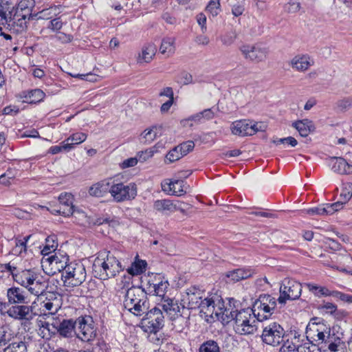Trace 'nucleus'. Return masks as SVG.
Masks as SVG:
<instances>
[{
	"mask_svg": "<svg viewBox=\"0 0 352 352\" xmlns=\"http://www.w3.org/2000/svg\"><path fill=\"white\" fill-rule=\"evenodd\" d=\"M272 142L276 145L280 144H287L292 147H294L298 144L297 140L292 136H289L287 138H284L273 140Z\"/></svg>",
	"mask_w": 352,
	"mask_h": 352,
	"instance_id": "54",
	"label": "nucleus"
},
{
	"mask_svg": "<svg viewBox=\"0 0 352 352\" xmlns=\"http://www.w3.org/2000/svg\"><path fill=\"white\" fill-rule=\"evenodd\" d=\"M181 301L183 308L188 309L200 308L201 313L211 318H213L214 315L217 317L219 310H221V306H223L219 296L210 295L205 297L204 290L197 286L188 288Z\"/></svg>",
	"mask_w": 352,
	"mask_h": 352,
	"instance_id": "1",
	"label": "nucleus"
},
{
	"mask_svg": "<svg viewBox=\"0 0 352 352\" xmlns=\"http://www.w3.org/2000/svg\"><path fill=\"white\" fill-rule=\"evenodd\" d=\"M36 274L31 270H23L18 273H12V276L16 283L26 288Z\"/></svg>",
	"mask_w": 352,
	"mask_h": 352,
	"instance_id": "27",
	"label": "nucleus"
},
{
	"mask_svg": "<svg viewBox=\"0 0 352 352\" xmlns=\"http://www.w3.org/2000/svg\"><path fill=\"white\" fill-rule=\"evenodd\" d=\"M93 268L102 280L114 277L123 270L120 262L110 252H100L94 262Z\"/></svg>",
	"mask_w": 352,
	"mask_h": 352,
	"instance_id": "4",
	"label": "nucleus"
},
{
	"mask_svg": "<svg viewBox=\"0 0 352 352\" xmlns=\"http://www.w3.org/2000/svg\"><path fill=\"white\" fill-rule=\"evenodd\" d=\"M317 318H312L311 322L308 324L306 328V337L310 342L322 343L325 342V334L324 331V325L320 322H313Z\"/></svg>",
	"mask_w": 352,
	"mask_h": 352,
	"instance_id": "13",
	"label": "nucleus"
},
{
	"mask_svg": "<svg viewBox=\"0 0 352 352\" xmlns=\"http://www.w3.org/2000/svg\"><path fill=\"white\" fill-rule=\"evenodd\" d=\"M297 346L288 339L284 342L279 352H296Z\"/></svg>",
	"mask_w": 352,
	"mask_h": 352,
	"instance_id": "57",
	"label": "nucleus"
},
{
	"mask_svg": "<svg viewBox=\"0 0 352 352\" xmlns=\"http://www.w3.org/2000/svg\"><path fill=\"white\" fill-rule=\"evenodd\" d=\"M251 311L245 309L240 311L230 310L228 308L223 309L221 307V310H219L217 318H221L226 323L234 320V329L236 333L240 335L253 334L256 331V320L252 317Z\"/></svg>",
	"mask_w": 352,
	"mask_h": 352,
	"instance_id": "2",
	"label": "nucleus"
},
{
	"mask_svg": "<svg viewBox=\"0 0 352 352\" xmlns=\"http://www.w3.org/2000/svg\"><path fill=\"white\" fill-rule=\"evenodd\" d=\"M86 270L83 264L71 262L62 272V280L66 287H74L80 285L86 279Z\"/></svg>",
	"mask_w": 352,
	"mask_h": 352,
	"instance_id": "6",
	"label": "nucleus"
},
{
	"mask_svg": "<svg viewBox=\"0 0 352 352\" xmlns=\"http://www.w3.org/2000/svg\"><path fill=\"white\" fill-rule=\"evenodd\" d=\"M45 245L41 251V253L44 255H48L52 252L55 251L57 244L54 240L53 237L48 236L45 239Z\"/></svg>",
	"mask_w": 352,
	"mask_h": 352,
	"instance_id": "43",
	"label": "nucleus"
},
{
	"mask_svg": "<svg viewBox=\"0 0 352 352\" xmlns=\"http://www.w3.org/2000/svg\"><path fill=\"white\" fill-rule=\"evenodd\" d=\"M56 38L63 43H69L72 41L73 36L63 32H58L55 36Z\"/></svg>",
	"mask_w": 352,
	"mask_h": 352,
	"instance_id": "61",
	"label": "nucleus"
},
{
	"mask_svg": "<svg viewBox=\"0 0 352 352\" xmlns=\"http://www.w3.org/2000/svg\"><path fill=\"white\" fill-rule=\"evenodd\" d=\"M344 343L338 337L336 338L333 341L329 343L327 349L329 352H344Z\"/></svg>",
	"mask_w": 352,
	"mask_h": 352,
	"instance_id": "42",
	"label": "nucleus"
},
{
	"mask_svg": "<svg viewBox=\"0 0 352 352\" xmlns=\"http://www.w3.org/2000/svg\"><path fill=\"white\" fill-rule=\"evenodd\" d=\"M63 27V22L60 18H56L50 21L48 28L54 32H58Z\"/></svg>",
	"mask_w": 352,
	"mask_h": 352,
	"instance_id": "59",
	"label": "nucleus"
},
{
	"mask_svg": "<svg viewBox=\"0 0 352 352\" xmlns=\"http://www.w3.org/2000/svg\"><path fill=\"white\" fill-rule=\"evenodd\" d=\"M177 146L179 147V151L184 156L187 155L190 151H192L195 147V144L192 141H187Z\"/></svg>",
	"mask_w": 352,
	"mask_h": 352,
	"instance_id": "56",
	"label": "nucleus"
},
{
	"mask_svg": "<svg viewBox=\"0 0 352 352\" xmlns=\"http://www.w3.org/2000/svg\"><path fill=\"white\" fill-rule=\"evenodd\" d=\"M7 297L9 304L28 303L26 292L19 287H11L7 291Z\"/></svg>",
	"mask_w": 352,
	"mask_h": 352,
	"instance_id": "19",
	"label": "nucleus"
},
{
	"mask_svg": "<svg viewBox=\"0 0 352 352\" xmlns=\"http://www.w3.org/2000/svg\"><path fill=\"white\" fill-rule=\"evenodd\" d=\"M11 333L8 331V327H0V347L5 346L11 340Z\"/></svg>",
	"mask_w": 352,
	"mask_h": 352,
	"instance_id": "48",
	"label": "nucleus"
},
{
	"mask_svg": "<svg viewBox=\"0 0 352 352\" xmlns=\"http://www.w3.org/2000/svg\"><path fill=\"white\" fill-rule=\"evenodd\" d=\"M10 351L12 352H27V346L24 342L20 341L18 342H12L7 347Z\"/></svg>",
	"mask_w": 352,
	"mask_h": 352,
	"instance_id": "53",
	"label": "nucleus"
},
{
	"mask_svg": "<svg viewBox=\"0 0 352 352\" xmlns=\"http://www.w3.org/2000/svg\"><path fill=\"white\" fill-rule=\"evenodd\" d=\"M155 280H149L148 284L149 287L148 289L149 292L153 293L162 299H164L165 294L169 286V283L167 280H161L160 276H155Z\"/></svg>",
	"mask_w": 352,
	"mask_h": 352,
	"instance_id": "16",
	"label": "nucleus"
},
{
	"mask_svg": "<svg viewBox=\"0 0 352 352\" xmlns=\"http://www.w3.org/2000/svg\"><path fill=\"white\" fill-rule=\"evenodd\" d=\"M31 237V235H28L23 238V239H16L15 247L13 248V251L15 254H21L23 252H26V243Z\"/></svg>",
	"mask_w": 352,
	"mask_h": 352,
	"instance_id": "41",
	"label": "nucleus"
},
{
	"mask_svg": "<svg viewBox=\"0 0 352 352\" xmlns=\"http://www.w3.org/2000/svg\"><path fill=\"white\" fill-rule=\"evenodd\" d=\"M87 135L84 133H76L70 135L63 142L64 151H69L74 145L79 144L85 141Z\"/></svg>",
	"mask_w": 352,
	"mask_h": 352,
	"instance_id": "26",
	"label": "nucleus"
},
{
	"mask_svg": "<svg viewBox=\"0 0 352 352\" xmlns=\"http://www.w3.org/2000/svg\"><path fill=\"white\" fill-rule=\"evenodd\" d=\"M314 64L307 55H296L289 62L291 67L298 72H305Z\"/></svg>",
	"mask_w": 352,
	"mask_h": 352,
	"instance_id": "20",
	"label": "nucleus"
},
{
	"mask_svg": "<svg viewBox=\"0 0 352 352\" xmlns=\"http://www.w3.org/2000/svg\"><path fill=\"white\" fill-rule=\"evenodd\" d=\"M38 334L44 339H50L57 333V328L50 325L49 322L40 321Z\"/></svg>",
	"mask_w": 352,
	"mask_h": 352,
	"instance_id": "34",
	"label": "nucleus"
},
{
	"mask_svg": "<svg viewBox=\"0 0 352 352\" xmlns=\"http://www.w3.org/2000/svg\"><path fill=\"white\" fill-rule=\"evenodd\" d=\"M7 314L9 316L18 320H30L36 315L34 312V307L32 305H16L10 308Z\"/></svg>",
	"mask_w": 352,
	"mask_h": 352,
	"instance_id": "15",
	"label": "nucleus"
},
{
	"mask_svg": "<svg viewBox=\"0 0 352 352\" xmlns=\"http://www.w3.org/2000/svg\"><path fill=\"white\" fill-rule=\"evenodd\" d=\"M324 243L333 250H338L341 247V245L338 241L331 238H326Z\"/></svg>",
	"mask_w": 352,
	"mask_h": 352,
	"instance_id": "64",
	"label": "nucleus"
},
{
	"mask_svg": "<svg viewBox=\"0 0 352 352\" xmlns=\"http://www.w3.org/2000/svg\"><path fill=\"white\" fill-rule=\"evenodd\" d=\"M254 273V270L250 267L238 268L228 271L226 276L228 279V282L236 283L252 276Z\"/></svg>",
	"mask_w": 352,
	"mask_h": 352,
	"instance_id": "17",
	"label": "nucleus"
},
{
	"mask_svg": "<svg viewBox=\"0 0 352 352\" xmlns=\"http://www.w3.org/2000/svg\"><path fill=\"white\" fill-rule=\"evenodd\" d=\"M143 135V138L145 139L146 142L151 143L153 141L157 136V133L153 131V129L149 130H145Z\"/></svg>",
	"mask_w": 352,
	"mask_h": 352,
	"instance_id": "60",
	"label": "nucleus"
},
{
	"mask_svg": "<svg viewBox=\"0 0 352 352\" xmlns=\"http://www.w3.org/2000/svg\"><path fill=\"white\" fill-rule=\"evenodd\" d=\"M124 307L135 316H142L149 309L147 294L141 287L131 286L126 289Z\"/></svg>",
	"mask_w": 352,
	"mask_h": 352,
	"instance_id": "3",
	"label": "nucleus"
},
{
	"mask_svg": "<svg viewBox=\"0 0 352 352\" xmlns=\"http://www.w3.org/2000/svg\"><path fill=\"white\" fill-rule=\"evenodd\" d=\"M302 292V285L300 283L289 279H285L280 287V296L277 299L280 304H285L286 300L298 299Z\"/></svg>",
	"mask_w": 352,
	"mask_h": 352,
	"instance_id": "10",
	"label": "nucleus"
},
{
	"mask_svg": "<svg viewBox=\"0 0 352 352\" xmlns=\"http://www.w3.org/2000/svg\"><path fill=\"white\" fill-rule=\"evenodd\" d=\"M61 307V303H58L56 300L55 302H49L43 300L41 302V314L44 315H54L55 314Z\"/></svg>",
	"mask_w": 352,
	"mask_h": 352,
	"instance_id": "33",
	"label": "nucleus"
},
{
	"mask_svg": "<svg viewBox=\"0 0 352 352\" xmlns=\"http://www.w3.org/2000/svg\"><path fill=\"white\" fill-rule=\"evenodd\" d=\"M342 207L343 206L341 201H337L332 204H327L325 206H323L324 215L333 214L335 212H337L342 209Z\"/></svg>",
	"mask_w": 352,
	"mask_h": 352,
	"instance_id": "45",
	"label": "nucleus"
},
{
	"mask_svg": "<svg viewBox=\"0 0 352 352\" xmlns=\"http://www.w3.org/2000/svg\"><path fill=\"white\" fill-rule=\"evenodd\" d=\"M261 338L265 344L277 346L285 342V331L279 323L272 322L263 327Z\"/></svg>",
	"mask_w": 352,
	"mask_h": 352,
	"instance_id": "8",
	"label": "nucleus"
},
{
	"mask_svg": "<svg viewBox=\"0 0 352 352\" xmlns=\"http://www.w3.org/2000/svg\"><path fill=\"white\" fill-rule=\"evenodd\" d=\"M266 126L262 122H256L253 123L252 121H250V130H252L253 132H251V135L255 134L258 131H264L265 130Z\"/></svg>",
	"mask_w": 352,
	"mask_h": 352,
	"instance_id": "58",
	"label": "nucleus"
},
{
	"mask_svg": "<svg viewBox=\"0 0 352 352\" xmlns=\"http://www.w3.org/2000/svg\"><path fill=\"white\" fill-rule=\"evenodd\" d=\"M199 352H221V349L216 341L208 340L200 345Z\"/></svg>",
	"mask_w": 352,
	"mask_h": 352,
	"instance_id": "38",
	"label": "nucleus"
},
{
	"mask_svg": "<svg viewBox=\"0 0 352 352\" xmlns=\"http://www.w3.org/2000/svg\"><path fill=\"white\" fill-rule=\"evenodd\" d=\"M250 121L248 120H236L232 124L231 131L234 135L239 136L251 135L250 130Z\"/></svg>",
	"mask_w": 352,
	"mask_h": 352,
	"instance_id": "23",
	"label": "nucleus"
},
{
	"mask_svg": "<svg viewBox=\"0 0 352 352\" xmlns=\"http://www.w3.org/2000/svg\"><path fill=\"white\" fill-rule=\"evenodd\" d=\"M110 194L117 202L133 199L137 195V186L134 183L124 184L110 182Z\"/></svg>",
	"mask_w": 352,
	"mask_h": 352,
	"instance_id": "9",
	"label": "nucleus"
},
{
	"mask_svg": "<svg viewBox=\"0 0 352 352\" xmlns=\"http://www.w3.org/2000/svg\"><path fill=\"white\" fill-rule=\"evenodd\" d=\"M292 126L294 127L302 137H307L309 134L314 130V126L312 122L307 120H298L292 123Z\"/></svg>",
	"mask_w": 352,
	"mask_h": 352,
	"instance_id": "25",
	"label": "nucleus"
},
{
	"mask_svg": "<svg viewBox=\"0 0 352 352\" xmlns=\"http://www.w3.org/2000/svg\"><path fill=\"white\" fill-rule=\"evenodd\" d=\"M277 301L270 294L260 295L252 305V312L259 321L267 320L273 314Z\"/></svg>",
	"mask_w": 352,
	"mask_h": 352,
	"instance_id": "5",
	"label": "nucleus"
},
{
	"mask_svg": "<svg viewBox=\"0 0 352 352\" xmlns=\"http://www.w3.org/2000/svg\"><path fill=\"white\" fill-rule=\"evenodd\" d=\"M76 335L82 342H89L96 336V329L91 318L80 317L76 319Z\"/></svg>",
	"mask_w": 352,
	"mask_h": 352,
	"instance_id": "11",
	"label": "nucleus"
},
{
	"mask_svg": "<svg viewBox=\"0 0 352 352\" xmlns=\"http://www.w3.org/2000/svg\"><path fill=\"white\" fill-rule=\"evenodd\" d=\"M146 263L145 261L138 260L131 264L127 269L129 274L135 276L143 273L146 270Z\"/></svg>",
	"mask_w": 352,
	"mask_h": 352,
	"instance_id": "37",
	"label": "nucleus"
},
{
	"mask_svg": "<svg viewBox=\"0 0 352 352\" xmlns=\"http://www.w3.org/2000/svg\"><path fill=\"white\" fill-rule=\"evenodd\" d=\"M43 297H45L44 300L46 301L55 302V300H56L58 303H61L62 298L60 294L58 292L45 291L43 296H40L41 300H42Z\"/></svg>",
	"mask_w": 352,
	"mask_h": 352,
	"instance_id": "49",
	"label": "nucleus"
},
{
	"mask_svg": "<svg viewBox=\"0 0 352 352\" xmlns=\"http://www.w3.org/2000/svg\"><path fill=\"white\" fill-rule=\"evenodd\" d=\"M244 58L254 63L264 61L268 54L267 48L260 45H243L239 48Z\"/></svg>",
	"mask_w": 352,
	"mask_h": 352,
	"instance_id": "12",
	"label": "nucleus"
},
{
	"mask_svg": "<svg viewBox=\"0 0 352 352\" xmlns=\"http://www.w3.org/2000/svg\"><path fill=\"white\" fill-rule=\"evenodd\" d=\"M47 287V283L43 277L36 274L32 281L28 285L26 289L33 295L41 296Z\"/></svg>",
	"mask_w": 352,
	"mask_h": 352,
	"instance_id": "18",
	"label": "nucleus"
},
{
	"mask_svg": "<svg viewBox=\"0 0 352 352\" xmlns=\"http://www.w3.org/2000/svg\"><path fill=\"white\" fill-rule=\"evenodd\" d=\"M157 52L156 46L153 43H148L143 47L142 54L140 55L139 63H149L152 60Z\"/></svg>",
	"mask_w": 352,
	"mask_h": 352,
	"instance_id": "30",
	"label": "nucleus"
},
{
	"mask_svg": "<svg viewBox=\"0 0 352 352\" xmlns=\"http://www.w3.org/2000/svg\"><path fill=\"white\" fill-rule=\"evenodd\" d=\"M153 208L155 210L165 214L173 212V201L170 199H160L154 202Z\"/></svg>",
	"mask_w": 352,
	"mask_h": 352,
	"instance_id": "32",
	"label": "nucleus"
},
{
	"mask_svg": "<svg viewBox=\"0 0 352 352\" xmlns=\"http://www.w3.org/2000/svg\"><path fill=\"white\" fill-rule=\"evenodd\" d=\"M95 224L98 226L107 225L109 227L116 228L119 226V221L116 219L100 218L96 220Z\"/></svg>",
	"mask_w": 352,
	"mask_h": 352,
	"instance_id": "52",
	"label": "nucleus"
},
{
	"mask_svg": "<svg viewBox=\"0 0 352 352\" xmlns=\"http://www.w3.org/2000/svg\"><path fill=\"white\" fill-rule=\"evenodd\" d=\"M220 3L219 0H211L206 7V10L213 16H217L219 13Z\"/></svg>",
	"mask_w": 352,
	"mask_h": 352,
	"instance_id": "55",
	"label": "nucleus"
},
{
	"mask_svg": "<svg viewBox=\"0 0 352 352\" xmlns=\"http://www.w3.org/2000/svg\"><path fill=\"white\" fill-rule=\"evenodd\" d=\"M183 180H175L168 182V189L171 191V194L176 196H181L186 193V191L183 189L184 187Z\"/></svg>",
	"mask_w": 352,
	"mask_h": 352,
	"instance_id": "36",
	"label": "nucleus"
},
{
	"mask_svg": "<svg viewBox=\"0 0 352 352\" xmlns=\"http://www.w3.org/2000/svg\"><path fill=\"white\" fill-rule=\"evenodd\" d=\"M285 11L287 13L294 14L298 12L300 9V3L296 0H290L284 6Z\"/></svg>",
	"mask_w": 352,
	"mask_h": 352,
	"instance_id": "51",
	"label": "nucleus"
},
{
	"mask_svg": "<svg viewBox=\"0 0 352 352\" xmlns=\"http://www.w3.org/2000/svg\"><path fill=\"white\" fill-rule=\"evenodd\" d=\"M30 4H32V1L30 0L21 1L19 3L16 11V14L21 16V18L19 19V21L25 20L26 19L28 20L34 19V16L31 13V8H29Z\"/></svg>",
	"mask_w": 352,
	"mask_h": 352,
	"instance_id": "29",
	"label": "nucleus"
},
{
	"mask_svg": "<svg viewBox=\"0 0 352 352\" xmlns=\"http://www.w3.org/2000/svg\"><path fill=\"white\" fill-rule=\"evenodd\" d=\"M107 192H110L109 181H101L92 185L89 189V194L96 197H103Z\"/></svg>",
	"mask_w": 352,
	"mask_h": 352,
	"instance_id": "24",
	"label": "nucleus"
},
{
	"mask_svg": "<svg viewBox=\"0 0 352 352\" xmlns=\"http://www.w3.org/2000/svg\"><path fill=\"white\" fill-rule=\"evenodd\" d=\"M197 21L198 24L201 28L202 32H205L206 31V16L203 13H199L197 15Z\"/></svg>",
	"mask_w": 352,
	"mask_h": 352,
	"instance_id": "63",
	"label": "nucleus"
},
{
	"mask_svg": "<svg viewBox=\"0 0 352 352\" xmlns=\"http://www.w3.org/2000/svg\"><path fill=\"white\" fill-rule=\"evenodd\" d=\"M173 325L177 331L182 332L188 325V318L182 316H177L173 321Z\"/></svg>",
	"mask_w": 352,
	"mask_h": 352,
	"instance_id": "46",
	"label": "nucleus"
},
{
	"mask_svg": "<svg viewBox=\"0 0 352 352\" xmlns=\"http://www.w3.org/2000/svg\"><path fill=\"white\" fill-rule=\"evenodd\" d=\"M76 320L74 321L72 319L63 320L60 322L57 333H59L64 337H69L71 336L73 331L76 333Z\"/></svg>",
	"mask_w": 352,
	"mask_h": 352,
	"instance_id": "28",
	"label": "nucleus"
},
{
	"mask_svg": "<svg viewBox=\"0 0 352 352\" xmlns=\"http://www.w3.org/2000/svg\"><path fill=\"white\" fill-rule=\"evenodd\" d=\"M173 212L175 211H180L181 212L185 214L186 211L189 208V205L185 203H182L179 201H177L176 203L173 202Z\"/></svg>",
	"mask_w": 352,
	"mask_h": 352,
	"instance_id": "62",
	"label": "nucleus"
},
{
	"mask_svg": "<svg viewBox=\"0 0 352 352\" xmlns=\"http://www.w3.org/2000/svg\"><path fill=\"white\" fill-rule=\"evenodd\" d=\"M45 96V93L41 89H35L28 91L25 96V101L28 103L36 104L43 100Z\"/></svg>",
	"mask_w": 352,
	"mask_h": 352,
	"instance_id": "35",
	"label": "nucleus"
},
{
	"mask_svg": "<svg viewBox=\"0 0 352 352\" xmlns=\"http://www.w3.org/2000/svg\"><path fill=\"white\" fill-rule=\"evenodd\" d=\"M58 201V206L52 211V213L65 217H69L74 213L73 196L71 193H61L59 195Z\"/></svg>",
	"mask_w": 352,
	"mask_h": 352,
	"instance_id": "14",
	"label": "nucleus"
},
{
	"mask_svg": "<svg viewBox=\"0 0 352 352\" xmlns=\"http://www.w3.org/2000/svg\"><path fill=\"white\" fill-rule=\"evenodd\" d=\"M175 38L174 37L164 38L160 47V53L166 55L167 57L170 56L175 52Z\"/></svg>",
	"mask_w": 352,
	"mask_h": 352,
	"instance_id": "31",
	"label": "nucleus"
},
{
	"mask_svg": "<svg viewBox=\"0 0 352 352\" xmlns=\"http://www.w3.org/2000/svg\"><path fill=\"white\" fill-rule=\"evenodd\" d=\"M182 157L183 155L179 151V147L177 146L168 153L166 156V162L168 161L169 163H172L179 160Z\"/></svg>",
	"mask_w": 352,
	"mask_h": 352,
	"instance_id": "44",
	"label": "nucleus"
},
{
	"mask_svg": "<svg viewBox=\"0 0 352 352\" xmlns=\"http://www.w3.org/2000/svg\"><path fill=\"white\" fill-rule=\"evenodd\" d=\"M337 107L342 111H345L352 107V97H346L337 101Z\"/></svg>",
	"mask_w": 352,
	"mask_h": 352,
	"instance_id": "50",
	"label": "nucleus"
},
{
	"mask_svg": "<svg viewBox=\"0 0 352 352\" xmlns=\"http://www.w3.org/2000/svg\"><path fill=\"white\" fill-rule=\"evenodd\" d=\"M331 164V169L335 173L340 175L352 174V165L342 157H332Z\"/></svg>",
	"mask_w": 352,
	"mask_h": 352,
	"instance_id": "21",
	"label": "nucleus"
},
{
	"mask_svg": "<svg viewBox=\"0 0 352 352\" xmlns=\"http://www.w3.org/2000/svg\"><path fill=\"white\" fill-rule=\"evenodd\" d=\"M47 261L50 263V265L58 272L65 271L67 267L69 257L66 254L61 253H55V254L49 256Z\"/></svg>",
	"mask_w": 352,
	"mask_h": 352,
	"instance_id": "22",
	"label": "nucleus"
},
{
	"mask_svg": "<svg viewBox=\"0 0 352 352\" xmlns=\"http://www.w3.org/2000/svg\"><path fill=\"white\" fill-rule=\"evenodd\" d=\"M162 309L166 313L179 312V307L177 302L174 301L173 299L167 298L164 299V303L161 305Z\"/></svg>",
	"mask_w": 352,
	"mask_h": 352,
	"instance_id": "39",
	"label": "nucleus"
},
{
	"mask_svg": "<svg viewBox=\"0 0 352 352\" xmlns=\"http://www.w3.org/2000/svg\"><path fill=\"white\" fill-rule=\"evenodd\" d=\"M352 197V183H346L343 185L340 193V200L342 206L350 200Z\"/></svg>",
	"mask_w": 352,
	"mask_h": 352,
	"instance_id": "40",
	"label": "nucleus"
},
{
	"mask_svg": "<svg viewBox=\"0 0 352 352\" xmlns=\"http://www.w3.org/2000/svg\"><path fill=\"white\" fill-rule=\"evenodd\" d=\"M141 320V328L146 333H156L164 325V316L160 308L155 307L146 311Z\"/></svg>",
	"mask_w": 352,
	"mask_h": 352,
	"instance_id": "7",
	"label": "nucleus"
},
{
	"mask_svg": "<svg viewBox=\"0 0 352 352\" xmlns=\"http://www.w3.org/2000/svg\"><path fill=\"white\" fill-rule=\"evenodd\" d=\"M236 38L237 33L235 30H232L222 36L221 42L224 45L230 46L234 42Z\"/></svg>",
	"mask_w": 352,
	"mask_h": 352,
	"instance_id": "47",
	"label": "nucleus"
}]
</instances>
